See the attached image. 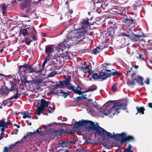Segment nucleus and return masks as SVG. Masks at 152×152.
<instances>
[{
    "label": "nucleus",
    "mask_w": 152,
    "mask_h": 152,
    "mask_svg": "<svg viewBox=\"0 0 152 152\" xmlns=\"http://www.w3.org/2000/svg\"><path fill=\"white\" fill-rule=\"evenodd\" d=\"M88 21V19L87 18L84 19L82 22L83 27L82 28L78 30L77 32H72L68 34L69 38L73 41V43L75 42L76 43L80 42L84 39V33L86 31L85 28L90 25Z\"/></svg>",
    "instance_id": "f257e3e1"
},
{
    "label": "nucleus",
    "mask_w": 152,
    "mask_h": 152,
    "mask_svg": "<svg viewBox=\"0 0 152 152\" xmlns=\"http://www.w3.org/2000/svg\"><path fill=\"white\" fill-rule=\"evenodd\" d=\"M96 130V133L98 135L101 136L104 139H105L106 137L114 139L119 138L120 134H114V133H113V134H112L100 126Z\"/></svg>",
    "instance_id": "f03ea898"
},
{
    "label": "nucleus",
    "mask_w": 152,
    "mask_h": 152,
    "mask_svg": "<svg viewBox=\"0 0 152 152\" xmlns=\"http://www.w3.org/2000/svg\"><path fill=\"white\" fill-rule=\"evenodd\" d=\"M88 125H90L89 126H88L89 129H94L96 132V129L98 127H99V126H96L95 125L94 123L92 121L83 120L80 121L78 122H76L74 124V127L75 128H77L81 126Z\"/></svg>",
    "instance_id": "7ed1b4c3"
},
{
    "label": "nucleus",
    "mask_w": 152,
    "mask_h": 152,
    "mask_svg": "<svg viewBox=\"0 0 152 152\" xmlns=\"http://www.w3.org/2000/svg\"><path fill=\"white\" fill-rule=\"evenodd\" d=\"M119 103L116 104L111 108L110 106H107L104 109L102 112H101L102 114H103L104 115H107L108 114H112L114 115L115 114H118L119 112L118 110L120 109L119 108Z\"/></svg>",
    "instance_id": "20e7f679"
},
{
    "label": "nucleus",
    "mask_w": 152,
    "mask_h": 152,
    "mask_svg": "<svg viewBox=\"0 0 152 152\" xmlns=\"http://www.w3.org/2000/svg\"><path fill=\"white\" fill-rule=\"evenodd\" d=\"M38 101L40 102L41 104L36 107L37 109L36 111L35 114L37 115H40L41 113H43V111L44 110L45 107L48 106V102L43 99Z\"/></svg>",
    "instance_id": "39448f33"
},
{
    "label": "nucleus",
    "mask_w": 152,
    "mask_h": 152,
    "mask_svg": "<svg viewBox=\"0 0 152 152\" xmlns=\"http://www.w3.org/2000/svg\"><path fill=\"white\" fill-rule=\"evenodd\" d=\"M68 78L65 80L60 81L56 83L55 86L57 88H61L64 86H66L68 87L70 86L72 84L69 83L70 81V77L68 76Z\"/></svg>",
    "instance_id": "423d86ee"
},
{
    "label": "nucleus",
    "mask_w": 152,
    "mask_h": 152,
    "mask_svg": "<svg viewBox=\"0 0 152 152\" xmlns=\"http://www.w3.org/2000/svg\"><path fill=\"white\" fill-rule=\"evenodd\" d=\"M74 143L73 141L67 140L62 142L61 143L60 142L57 146L55 148V149L58 151L60 150V149H58L59 147L64 148L65 147L68 146L69 145H71L73 144Z\"/></svg>",
    "instance_id": "0eeeda50"
},
{
    "label": "nucleus",
    "mask_w": 152,
    "mask_h": 152,
    "mask_svg": "<svg viewBox=\"0 0 152 152\" xmlns=\"http://www.w3.org/2000/svg\"><path fill=\"white\" fill-rule=\"evenodd\" d=\"M11 124V122L9 121L8 122L4 121L3 120L0 121V127L1 128L0 130L1 132V134H3L5 129L8 128V125Z\"/></svg>",
    "instance_id": "6e6552de"
},
{
    "label": "nucleus",
    "mask_w": 152,
    "mask_h": 152,
    "mask_svg": "<svg viewBox=\"0 0 152 152\" xmlns=\"http://www.w3.org/2000/svg\"><path fill=\"white\" fill-rule=\"evenodd\" d=\"M69 88L72 90L75 93L79 95H81L82 92L81 91V88L79 87L78 86L76 87L74 86H73L72 85L70 86L69 87Z\"/></svg>",
    "instance_id": "1a4fd4ad"
},
{
    "label": "nucleus",
    "mask_w": 152,
    "mask_h": 152,
    "mask_svg": "<svg viewBox=\"0 0 152 152\" xmlns=\"http://www.w3.org/2000/svg\"><path fill=\"white\" fill-rule=\"evenodd\" d=\"M31 37V39L30 37L28 38H26V37H25V42L27 45H30L31 42L33 40H36V37L34 34H32Z\"/></svg>",
    "instance_id": "9d476101"
},
{
    "label": "nucleus",
    "mask_w": 152,
    "mask_h": 152,
    "mask_svg": "<svg viewBox=\"0 0 152 152\" xmlns=\"http://www.w3.org/2000/svg\"><path fill=\"white\" fill-rule=\"evenodd\" d=\"M110 77V75L105 72H101L99 75V79L103 80Z\"/></svg>",
    "instance_id": "9b49d317"
},
{
    "label": "nucleus",
    "mask_w": 152,
    "mask_h": 152,
    "mask_svg": "<svg viewBox=\"0 0 152 152\" xmlns=\"http://www.w3.org/2000/svg\"><path fill=\"white\" fill-rule=\"evenodd\" d=\"M68 41H65L64 40V41L63 43H61L58 45V48L59 50L63 51L65 49L66 47V45H69V44L67 43Z\"/></svg>",
    "instance_id": "f8f14e48"
},
{
    "label": "nucleus",
    "mask_w": 152,
    "mask_h": 152,
    "mask_svg": "<svg viewBox=\"0 0 152 152\" xmlns=\"http://www.w3.org/2000/svg\"><path fill=\"white\" fill-rule=\"evenodd\" d=\"M10 83L11 86V88L9 89L10 91H17L18 86L17 84L13 83L12 81H10Z\"/></svg>",
    "instance_id": "ddd939ff"
},
{
    "label": "nucleus",
    "mask_w": 152,
    "mask_h": 152,
    "mask_svg": "<svg viewBox=\"0 0 152 152\" xmlns=\"http://www.w3.org/2000/svg\"><path fill=\"white\" fill-rule=\"evenodd\" d=\"M38 129H39V132H38V135H42L47 131V127L45 125H43L42 128Z\"/></svg>",
    "instance_id": "4468645a"
},
{
    "label": "nucleus",
    "mask_w": 152,
    "mask_h": 152,
    "mask_svg": "<svg viewBox=\"0 0 152 152\" xmlns=\"http://www.w3.org/2000/svg\"><path fill=\"white\" fill-rule=\"evenodd\" d=\"M95 6V10H96L97 12L100 13L101 10L100 9L102 8V4L101 3L97 2L94 3Z\"/></svg>",
    "instance_id": "2eb2a0df"
},
{
    "label": "nucleus",
    "mask_w": 152,
    "mask_h": 152,
    "mask_svg": "<svg viewBox=\"0 0 152 152\" xmlns=\"http://www.w3.org/2000/svg\"><path fill=\"white\" fill-rule=\"evenodd\" d=\"M81 70L85 73L88 72L89 75L90 74V72L91 71V66H86L85 67H81Z\"/></svg>",
    "instance_id": "dca6fc26"
},
{
    "label": "nucleus",
    "mask_w": 152,
    "mask_h": 152,
    "mask_svg": "<svg viewBox=\"0 0 152 152\" xmlns=\"http://www.w3.org/2000/svg\"><path fill=\"white\" fill-rule=\"evenodd\" d=\"M89 75H91L92 78L94 80L99 79V75L95 72L91 70L90 72Z\"/></svg>",
    "instance_id": "f3484780"
},
{
    "label": "nucleus",
    "mask_w": 152,
    "mask_h": 152,
    "mask_svg": "<svg viewBox=\"0 0 152 152\" xmlns=\"http://www.w3.org/2000/svg\"><path fill=\"white\" fill-rule=\"evenodd\" d=\"M58 96H63L64 98H66L68 94V93L66 92H65L62 91H60L57 92Z\"/></svg>",
    "instance_id": "a211bd4d"
},
{
    "label": "nucleus",
    "mask_w": 152,
    "mask_h": 152,
    "mask_svg": "<svg viewBox=\"0 0 152 152\" xmlns=\"http://www.w3.org/2000/svg\"><path fill=\"white\" fill-rule=\"evenodd\" d=\"M125 36L130 37L132 40L133 41H135L136 39L139 38L140 37V36L139 35L135 34L131 36L129 34L125 35Z\"/></svg>",
    "instance_id": "6ab92c4d"
},
{
    "label": "nucleus",
    "mask_w": 152,
    "mask_h": 152,
    "mask_svg": "<svg viewBox=\"0 0 152 152\" xmlns=\"http://www.w3.org/2000/svg\"><path fill=\"white\" fill-rule=\"evenodd\" d=\"M9 93V89L6 87L5 89L3 90L1 92V96H7Z\"/></svg>",
    "instance_id": "aec40b11"
},
{
    "label": "nucleus",
    "mask_w": 152,
    "mask_h": 152,
    "mask_svg": "<svg viewBox=\"0 0 152 152\" xmlns=\"http://www.w3.org/2000/svg\"><path fill=\"white\" fill-rule=\"evenodd\" d=\"M96 89V87L95 86H91L86 89L85 91L82 92V93H85L87 92L92 91Z\"/></svg>",
    "instance_id": "412c9836"
},
{
    "label": "nucleus",
    "mask_w": 152,
    "mask_h": 152,
    "mask_svg": "<svg viewBox=\"0 0 152 152\" xmlns=\"http://www.w3.org/2000/svg\"><path fill=\"white\" fill-rule=\"evenodd\" d=\"M53 50V48L50 46H47L46 47L45 52L48 55L52 53Z\"/></svg>",
    "instance_id": "4be33fe9"
},
{
    "label": "nucleus",
    "mask_w": 152,
    "mask_h": 152,
    "mask_svg": "<svg viewBox=\"0 0 152 152\" xmlns=\"http://www.w3.org/2000/svg\"><path fill=\"white\" fill-rule=\"evenodd\" d=\"M56 67L54 64H51L48 65L47 67V71L55 70Z\"/></svg>",
    "instance_id": "5701e85b"
},
{
    "label": "nucleus",
    "mask_w": 152,
    "mask_h": 152,
    "mask_svg": "<svg viewBox=\"0 0 152 152\" xmlns=\"http://www.w3.org/2000/svg\"><path fill=\"white\" fill-rule=\"evenodd\" d=\"M0 9L2 10V13L4 15L6 13L7 10V7L4 4H2L0 7Z\"/></svg>",
    "instance_id": "b1692460"
},
{
    "label": "nucleus",
    "mask_w": 152,
    "mask_h": 152,
    "mask_svg": "<svg viewBox=\"0 0 152 152\" xmlns=\"http://www.w3.org/2000/svg\"><path fill=\"white\" fill-rule=\"evenodd\" d=\"M136 108L138 112L136 114V115H137L138 113H141L142 114H144V111L145 110V109L144 107H137Z\"/></svg>",
    "instance_id": "393cba45"
},
{
    "label": "nucleus",
    "mask_w": 152,
    "mask_h": 152,
    "mask_svg": "<svg viewBox=\"0 0 152 152\" xmlns=\"http://www.w3.org/2000/svg\"><path fill=\"white\" fill-rule=\"evenodd\" d=\"M0 75L1 76L7 78H8L11 79L12 80H15V77H14V75H4V74H3L2 73H0Z\"/></svg>",
    "instance_id": "a878e982"
},
{
    "label": "nucleus",
    "mask_w": 152,
    "mask_h": 152,
    "mask_svg": "<svg viewBox=\"0 0 152 152\" xmlns=\"http://www.w3.org/2000/svg\"><path fill=\"white\" fill-rule=\"evenodd\" d=\"M39 132V129H37L36 131L32 132H28L27 134V136H31L32 135H35L36 136H37L38 135V132Z\"/></svg>",
    "instance_id": "bb28decb"
},
{
    "label": "nucleus",
    "mask_w": 152,
    "mask_h": 152,
    "mask_svg": "<svg viewBox=\"0 0 152 152\" xmlns=\"http://www.w3.org/2000/svg\"><path fill=\"white\" fill-rule=\"evenodd\" d=\"M23 67L25 68H26V69H30L31 68V67L29 65L26 64H24L22 66H21L19 67V70L18 72H19L20 71H21V68H22Z\"/></svg>",
    "instance_id": "cd10ccee"
},
{
    "label": "nucleus",
    "mask_w": 152,
    "mask_h": 152,
    "mask_svg": "<svg viewBox=\"0 0 152 152\" xmlns=\"http://www.w3.org/2000/svg\"><path fill=\"white\" fill-rule=\"evenodd\" d=\"M106 71L110 72V73H108V74H109L110 75V77L111 76H113L116 75H119V73L118 72L116 71L115 72H111V71L110 70H106Z\"/></svg>",
    "instance_id": "c85d7f7f"
},
{
    "label": "nucleus",
    "mask_w": 152,
    "mask_h": 152,
    "mask_svg": "<svg viewBox=\"0 0 152 152\" xmlns=\"http://www.w3.org/2000/svg\"><path fill=\"white\" fill-rule=\"evenodd\" d=\"M126 134L125 132H122L121 134H120L119 138H123V141H124L125 138L126 137Z\"/></svg>",
    "instance_id": "c756f323"
},
{
    "label": "nucleus",
    "mask_w": 152,
    "mask_h": 152,
    "mask_svg": "<svg viewBox=\"0 0 152 152\" xmlns=\"http://www.w3.org/2000/svg\"><path fill=\"white\" fill-rule=\"evenodd\" d=\"M42 80L39 79H35L33 80H32V82L34 83H35L36 84H40Z\"/></svg>",
    "instance_id": "7c9ffc66"
},
{
    "label": "nucleus",
    "mask_w": 152,
    "mask_h": 152,
    "mask_svg": "<svg viewBox=\"0 0 152 152\" xmlns=\"http://www.w3.org/2000/svg\"><path fill=\"white\" fill-rule=\"evenodd\" d=\"M21 114L23 115V118H30L31 117L30 116L29 114L28 113L24 112L23 113H22Z\"/></svg>",
    "instance_id": "2f4dec72"
},
{
    "label": "nucleus",
    "mask_w": 152,
    "mask_h": 152,
    "mask_svg": "<svg viewBox=\"0 0 152 152\" xmlns=\"http://www.w3.org/2000/svg\"><path fill=\"white\" fill-rule=\"evenodd\" d=\"M143 78L141 77H138L137 78V81L139 84L143 85Z\"/></svg>",
    "instance_id": "473e14b6"
},
{
    "label": "nucleus",
    "mask_w": 152,
    "mask_h": 152,
    "mask_svg": "<svg viewBox=\"0 0 152 152\" xmlns=\"http://www.w3.org/2000/svg\"><path fill=\"white\" fill-rule=\"evenodd\" d=\"M119 104L120 109L124 110L126 109L127 105L125 104Z\"/></svg>",
    "instance_id": "72a5a7b5"
},
{
    "label": "nucleus",
    "mask_w": 152,
    "mask_h": 152,
    "mask_svg": "<svg viewBox=\"0 0 152 152\" xmlns=\"http://www.w3.org/2000/svg\"><path fill=\"white\" fill-rule=\"evenodd\" d=\"M21 34L25 37L28 34L27 30L26 29H23L22 30V31H21Z\"/></svg>",
    "instance_id": "f704fd0d"
},
{
    "label": "nucleus",
    "mask_w": 152,
    "mask_h": 152,
    "mask_svg": "<svg viewBox=\"0 0 152 152\" xmlns=\"http://www.w3.org/2000/svg\"><path fill=\"white\" fill-rule=\"evenodd\" d=\"M126 21L129 22L131 24H134L136 23L135 20H133L132 19H127L126 20Z\"/></svg>",
    "instance_id": "c9c22d12"
},
{
    "label": "nucleus",
    "mask_w": 152,
    "mask_h": 152,
    "mask_svg": "<svg viewBox=\"0 0 152 152\" xmlns=\"http://www.w3.org/2000/svg\"><path fill=\"white\" fill-rule=\"evenodd\" d=\"M132 147V146L131 145L129 144L128 148L125 149L124 150V152H134L133 151L131 150V148Z\"/></svg>",
    "instance_id": "e433bc0d"
},
{
    "label": "nucleus",
    "mask_w": 152,
    "mask_h": 152,
    "mask_svg": "<svg viewBox=\"0 0 152 152\" xmlns=\"http://www.w3.org/2000/svg\"><path fill=\"white\" fill-rule=\"evenodd\" d=\"M11 148L10 147H5L3 152H11Z\"/></svg>",
    "instance_id": "4c0bfd02"
},
{
    "label": "nucleus",
    "mask_w": 152,
    "mask_h": 152,
    "mask_svg": "<svg viewBox=\"0 0 152 152\" xmlns=\"http://www.w3.org/2000/svg\"><path fill=\"white\" fill-rule=\"evenodd\" d=\"M51 72L49 75L48 76L49 77H53L57 74L56 72L54 71V70L51 71Z\"/></svg>",
    "instance_id": "58836bf2"
},
{
    "label": "nucleus",
    "mask_w": 152,
    "mask_h": 152,
    "mask_svg": "<svg viewBox=\"0 0 152 152\" xmlns=\"http://www.w3.org/2000/svg\"><path fill=\"white\" fill-rule=\"evenodd\" d=\"M117 85V83H115L114 85H113L112 87V91L115 92L116 91L117 88V87L116 86Z\"/></svg>",
    "instance_id": "ea45409f"
},
{
    "label": "nucleus",
    "mask_w": 152,
    "mask_h": 152,
    "mask_svg": "<svg viewBox=\"0 0 152 152\" xmlns=\"http://www.w3.org/2000/svg\"><path fill=\"white\" fill-rule=\"evenodd\" d=\"M99 48L97 47L95 48V49H93L92 51V53H94V54H96L98 52H99Z\"/></svg>",
    "instance_id": "a19ab883"
},
{
    "label": "nucleus",
    "mask_w": 152,
    "mask_h": 152,
    "mask_svg": "<svg viewBox=\"0 0 152 152\" xmlns=\"http://www.w3.org/2000/svg\"><path fill=\"white\" fill-rule=\"evenodd\" d=\"M133 139V137L132 136H129L128 137L126 136V137L125 138V141H127L128 140H132Z\"/></svg>",
    "instance_id": "79ce46f5"
},
{
    "label": "nucleus",
    "mask_w": 152,
    "mask_h": 152,
    "mask_svg": "<svg viewBox=\"0 0 152 152\" xmlns=\"http://www.w3.org/2000/svg\"><path fill=\"white\" fill-rule=\"evenodd\" d=\"M45 64L43 63L42 66H41V69L39 70H38V71H37V73L38 72H39V73L41 72H42V71L43 69L45 67Z\"/></svg>",
    "instance_id": "37998d69"
},
{
    "label": "nucleus",
    "mask_w": 152,
    "mask_h": 152,
    "mask_svg": "<svg viewBox=\"0 0 152 152\" xmlns=\"http://www.w3.org/2000/svg\"><path fill=\"white\" fill-rule=\"evenodd\" d=\"M134 81H129L127 82V84L129 86H131L134 84Z\"/></svg>",
    "instance_id": "c03bdc74"
},
{
    "label": "nucleus",
    "mask_w": 152,
    "mask_h": 152,
    "mask_svg": "<svg viewBox=\"0 0 152 152\" xmlns=\"http://www.w3.org/2000/svg\"><path fill=\"white\" fill-rule=\"evenodd\" d=\"M18 98V96H17V94H16L14 96H12V97H11L10 99H9L8 100V101L10 102V99H16Z\"/></svg>",
    "instance_id": "a18cd8bd"
},
{
    "label": "nucleus",
    "mask_w": 152,
    "mask_h": 152,
    "mask_svg": "<svg viewBox=\"0 0 152 152\" xmlns=\"http://www.w3.org/2000/svg\"><path fill=\"white\" fill-rule=\"evenodd\" d=\"M94 107L96 108H100L101 106H99V105L97 104V103L96 102H95L94 104Z\"/></svg>",
    "instance_id": "49530a36"
},
{
    "label": "nucleus",
    "mask_w": 152,
    "mask_h": 152,
    "mask_svg": "<svg viewBox=\"0 0 152 152\" xmlns=\"http://www.w3.org/2000/svg\"><path fill=\"white\" fill-rule=\"evenodd\" d=\"M7 103H6V101H4V103L3 104H1V106H0V109L2 108V106H5L6 105Z\"/></svg>",
    "instance_id": "de8ad7c7"
},
{
    "label": "nucleus",
    "mask_w": 152,
    "mask_h": 152,
    "mask_svg": "<svg viewBox=\"0 0 152 152\" xmlns=\"http://www.w3.org/2000/svg\"><path fill=\"white\" fill-rule=\"evenodd\" d=\"M145 83L147 84H148L149 83V80L148 78H147L146 80L145 81Z\"/></svg>",
    "instance_id": "09e8293b"
},
{
    "label": "nucleus",
    "mask_w": 152,
    "mask_h": 152,
    "mask_svg": "<svg viewBox=\"0 0 152 152\" xmlns=\"http://www.w3.org/2000/svg\"><path fill=\"white\" fill-rule=\"evenodd\" d=\"M48 110L49 113H51L52 112V110H51V107H48Z\"/></svg>",
    "instance_id": "8fccbe9b"
},
{
    "label": "nucleus",
    "mask_w": 152,
    "mask_h": 152,
    "mask_svg": "<svg viewBox=\"0 0 152 152\" xmlns=\"http://www.w3.org/2000/svg\"><path fill=\"white\" fill-rule=\"evenodd\" d=\"M49 61V59L47 58H46L44 60L43 63L45 64L47 63L48 61Z\"/></svg>",
    "instance_id": "3c124183"
},
{
    "label": "nucleus",
    "mask_w": 152,
    "mask_h": 152,
    "mask_svg": "<svg viewBox=\"0 0 152 152\" xmlns=\"http://www.w3.org/2000/svg\"><path fill=\"white\" fill-rule=\"evenodd\" d=\"M148 105L149 106V107L151 108H152V103H148Z\"/></svg>",
    "instance_id": "603ef678"
},
{
    "label": "nucleus",
    "mask_w": 152,
    "mask_h": 152,
    "mask_svg": "<svg viewBox=\"0 0 152 152\" xmlns=\"http://www.w3.org/2000/svg\"><path fill=\"white\" fill-rule=\"evenodd\" d=\"M139 58L140 59H141V60H142V55L140 54L139 55Z\"/></svg>",
    "instance_id": "864d4df0"
},
{
    "label": "nucleus",
    "mask_w": 152,
    "mask_h": 152,
    "mask_svg": "<svg viewBox=\"0 0 152 152\" xmlns=\"http://www.w3.org/2000/svg\"><path fill=\"white\" fill-rule=\"evenodd\" d=\"M26 123L29 125H31V123L30 122H29L28 121H26Z\"/></svg>",
    "instance_id": "5fc2aeb1"
},
{
    "label": "nucleus",
    "mask_w": 152,
    "mask_h": 152,
    "mask_svg": "<svg viewBox=\"0 0 152 152\" xmlns=\"http://www.w3.org/2000/svg\"><path fill=\"white\" fill-rule=\"evenodd\" d=\"M37 3V1H34V2H33L32 3V4H33V5H34L36 4Z\"/></svg>",
    "instance_id": "6e6d98bb"
},
{
    "label": "nucleus",
    "mask_w": 152,
    "mask_h": 152,
    "mask_svg": "<svg viewBox=\"0 0 152 152\" xmlns=\"http://www.w3.org/2000/svg\"><path fill=\"white\" fill-rule=\"evenodd\" d=\"M82 98V97L81 96H78L77 97V100H80L81 98Z\"/></svg>",
    "instance_id": "4d7b16f0"
},
{
    "label": "nucleus",
    "mask_w": 152,
    "mask_h": 152,
    "mask_svg": "<svg viewBox=\"0 0 152 152\" xmlns=\"http://www.w3.org/2000/svg\"><path fill=\"white\" fill-rule=\"evenodd\" d=\"M30 28H32V30H33V31H34V27L32 26H31V27Z\"/></svg>",
    "instance_id": "13d9d810"
},
{
    "label": "nucleus",
    "mask_w": 152,
    "mask_h": 152,
    "mask_svg": "<svg viewBox=\"0 0 152 152\" xmlns=\"http://www.w3.org/2000/svg\"><path fill=\"white\" fill-rule=\"evenodd\" d=\"M103 0H98V1H97V2L101 3V2Z\"/></svg>",
    "instance_id": "bf43d9fd"
},
{
    "label": "nucleus",
    "mask_w": 152,
    "mask_h": 152,
    "mask_svg": "<svg viewBox=\"0 0 152 152\" xmlns=\"http://www.w3.org/2000/svg\"><path fill=\"white\" fill-rule=\"evenodd\" d=\"M134 67L135 69H137L138 68V66L137 65H135Z\"/></svg>",
    "instance_id": "052dcab7"
},
{
    "label": "nucleus",
    "mask_w": 152,
    "mask_h": 152,
    "mask_svg": "<svg viewBox=\"0 0 152 152\" xmlns=\"http://www.w3.org/2000/svg\"><path fill=\"white\" fill-rule=\"evenodd\" d=\"M17 126L18 128H19L20 127V126L18 125H17L16 124H14V126Z\"/></svg>",
    "instance_id": "680f3d73"
},
{
    "label": "nucleus",
    "mask_w": 152,
    "mask_h": 152,
    "mask_svg": "<svg viewBox=\"0 0 152 152\" xmlns=\"http://www.w3.org/2000/svg\"><path fill=\"white\" fill-rule=\"evenodd\" d=\"M69 12L70 13V14H71L73 12V11L72 10H70Z\"/></svg>",
    "instance_id": "e2e57ef3"
},
{
    "label": "nucleus",
    "mask_w": 152,
    "mask_h": 152,
    "mask_svg": "<svg viewBox=\"0 0 152 152\" xmlns=\"http://www.w3.org/2000/svg\"><path fill=\"white\" fill-rule=\"evenodd\" d=\"M29 72L30 73H32V72H33L34 71H33V70H29Z\"/></svg>",
    "instance_id": "0e129e2a"
},
{
    "label": "nucleus",
    "mask_w": 152,
    "mask_h": 152,
    "mask_svg": "<svg viewBox=\"0 0 152 152\" xmlns=\"http://www.w3.org/2000/svg\"><path fill=\"white\" fill-rule=\"evenodd\" d=\"M66 121V120L65 119H64V118H63L62 120V121Z\"/></svg>",
    "instance_id": "69168bd1"
},
{
    "label": "nucleus",
    "mask_w": 152,
    "mask_h": 152,
    "mask_svg": "<svg viewBox=\"0 0 152 152\" xmlns=\"http://www.w3.org/2000/svg\"><path fill=\"white\" fill-rule=\"evenodd\" d=\"M3 137H1V136L0 137V140H1L3 138Z\"/></svg>",
    "instance_id": "338daca9"
},
{
    "label": "nucleus",
    "mask_w": 152,
    "mask_h": 152,
    "mask_svg": "<svg viewBox=\"0 0 152 152\" xmlns=\"http://www.w3.org/2000/svg\"><path fill=\"white\" fill-rule=\"evenodd\" d=\"M68 150H66L64 152H68Z\"/></svg>",
    "instance_id": "774afa93"
}]
</instances>
